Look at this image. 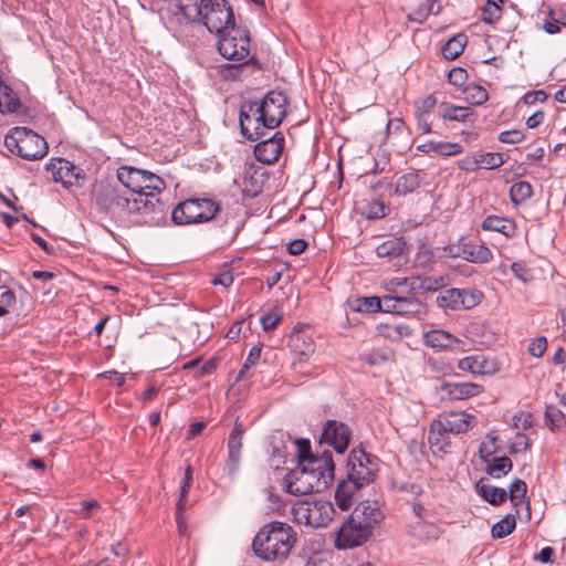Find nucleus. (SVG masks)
Listing matches in <instances>:
<instances>
[{
  "label": "nucleus",
  "mask_w": 566,
  "mask_h": 566,
  "mask_svg": "<svg viewBox=\"0 0 566 566\" xmlns=\"http://www.w3.org/2000/svg\"><path fill=\"white\" fill-rule=\"evenodd\" d=\"M335 509L329 501H297L292 506V515L297 524L314 528L326 527L334 518Z\"/></svg>",
  "instance_id": "8"
},
{
  "label": "nucleus",
  "mask_w": 566,
  "mask_h": 566,
  "mask_svg": "<svg viewBox=\"0 0 566 566\" xmlns=\"http://www.w3.org/2000/svg\"><path fill=\"white\" fill-rule=\"evenodd\" d=\"M405 132V123L401 118H391L388 120L386 126L387 135L391 134H402Z\"/></svg>",
  "instance_id": "59"
},
{
  "label": "nucleus",
  "mask_w": 566,
  "mask_h": 566,
  "mask_svg": "<svg viewBox=\"0 0 566 566\" xmlns=\"http://www.w3.org/2000/svg\"><path fill=\"white\" fill-rule=\"evenodd\" d=\"M464 35H457L447 41L442 48V55L447 60L457 59L464 50Z\"/></svg>",
  "instance_id": "37"
},
{
  "label": "nucleus",
  "mask_w": 566,
  "mask_h": 566,
  "mask_svg": "<svg viewBox=\"0 0 566 566\" xmlns=\"http://www.w3.org/2000/svg\"><path fill=\"white\" fill-rule=\"evenodd\" d=\"M457 366L461 371L479 376H493L500 370L499 360L484 354L463 357Z\"/></svg>",
  "instance_id": "18"
},
{
  "label": "nucleus",
  "mask_w": 566,
  "mask_h": 566,
  "mask_svg": "<svg viewBox=\"0 0 566 566\" xmlns=\"http://www.w3.org/2000/svg\"><path fill=\"white\" fill-rule=\"evenodd\" d=\"M15 303V295L12 291L7 290L0 295V316L9 313V308Z\"/></svg>",
  "instance_id": "53"
},
{
  "label": "nucleus",
  "mask_w": 566,
  "mask_h": 566,
  "mask_svg": "<svg viewBox=\"0 0 566 566\" xmlns=\"http://www.w3.org/2000/svg\"><path fill=\"white\" fill-rule=\"evenodd\" d=\"M192 483V468L188 465L185 470V476L181 483L180 496L178 499L179 509H185L187 503V495Z\"/></svg>",
  "instance_id": "48"
},
{
  "label": "nucleus",
  "mask_w": 566,
  "mask_h": 566,
  "mask_svg": "<svg viewBox=\"0 0 566 566\" xmlns=\"http://www.w3.org/2000/svg\"><path fill=\"white\" fill-rule=\"evenodd\" d=\"M463 151V147L458 143H443L438 142L437 144V155L449 157L461 154Z\"/></svg>",
  "instance_id": "50"
},
{
  "label": "nucleus",
  "mask_w": 566,
  "mask_h": 566,
  "mask_svg": "<svg viewBox=\"0 0 566 566\" xmlns=\"http://www.w3.org/2000/svg\"><path fill=\"white\" fill-rule=\"evenodd\" d=\"M219 211V205L211 199H188L180 202L171 212L174 223L186 226L208 222Z\"/></svg>",
  "instance_id": "10"
},
{
  "label": "nucleus",
  "mask_w": 566,
  "mask_h": 566,
  "mask_svg": "<svg viewBox=\"0 0 566 566\" xmlns=\"http://www.w3.org/2000/svg\"><path fill=\"white\" fill-rule=\"evenodd\" d=\"M99 506V503L96 500L92 501H84L82 503V507L77 512L78 515L83 518H88L92 516V511L97 509Z\"/></svg>",
  "instance_id": "60"
},
{
  "label": "nucleus",
  "mask_w": 566,
  "mask_h": 566,
  "mask_svg": "<svg viewBox=\"0 0 566 566\" xmlns=\"http://www.w3.org/2000/svg\"><path fill=\"white\" fill-rule=\"evenodd\" d=\"M335 464L329 451L319 458L305 459L285 476L286 491L294 495H305L325 491L334 480Z\"/></svg>",
  "instance_id": "2"
},
{
  "label": "nucleus",
  "mask_w": 566,
  "mask_h": 566,
  "mask_svg": "<svg viewBox=\"0 0 566 566\" xmlns=\"http://www.w3.org/2000/svg\"><path fill=\"white\" fill-rule=\"evenodd\" d=\"M471 114L470 107L455 106L448 103L441 105V116L444 119L464 122Z\"/></svg>",
  "instance_id": "35"
},
{
  "label": "nucleus",
  "mask_w": 566,
  "mask_h": 566,
  "mask_svg": "<svg viewBox=\"0 0 566 566\" xmlns=\"http://www.w3.org/2000/svg\"><path fill=\"white\" fill-rule=\"evenodd\" d=\"M423 340L428 347L437 350L459 348L462 344L458 337L442 329H431L424 333Z\"/></svg>",
  "instance_id": "25"
},
{
  "label": "nucleus",
  "mask_w": 566,
  "mask_h": 566,
  "mask_svg": "<svg viewBox=\"0 0 566 566\" xmlns=\"http://www.w3.org/2000/svg\"><path fill=\"white\" fill-rule=\"evenodd\" d=\"M243 433L244 429L242 424L237 420L228 439L227 468L230 474H234L239 469Z\"/></svg>",
  "instance_id": "22"
},
{
  "label": "nucleus",
  "mask_w": 566,
  "mask_h": 566,
  "mask_svg": "<svg viewBox=\"0 0 566 566\" xmlns=\"http://www.w3.org/2000/svg\"><path fill=\"white\" fill-rule=\"evenodd\" d=\"M20 101L14 95L12 90L7 86L4 95L0 96V112L1 113H14L20 108Z\"/></svg>",
  "instance_id": "44"
},
{
  "label": "nucleus",
  "mask_w": 566,
  "mask_h": 566,
  "mask_svg": "<svg viewBox=\"0 0 566 566\" xmlns=\"http://www.w3.org/2000/svg\"><path fill=\"white\" fill-rule=\"evenodd\" d=\"M502 9L495 0H488L482 8V20L489 24L495 23L500 20Z\"/></svg>",
  "instance_id": "41"
},
{
  "label": "nucleus",
  "mask_w": 566,
  "mask_h": 566,
  "mask_svg": "<svg viewBox=\"0 0 566 566\" xmlns=\"http://www.w3.org/2000/svg\"><path fill=\"white\" fill-rule=\"evenodd\" d=\"M218 50L220 54L232 61L227 64L229 70L234 71L235 76L239 72V66H242L249 61L250 57V36L245 29L237 28L235 24L230 27L227 31L218 34Z\"/></svg>",
  "instance_id": "6"
},
{
  "label": "nucleus",
  "mask_w": 566,
  "mask_h": 566,
  "mask_svg": "<svg viewBox=\"0 0 566 566\" xmlns=\"http://www.w3.org/2000/svg\"><path fill=\"white\" fill-rule=\"evenodd\" d=\"M360 359L364 363L374 366L385 363L388 359V357L385 353L374 349L367 353H363L360 355Z\"/></svg>",
  "instance_id": "52"
},
{
  "label": "nucleus",
  "mask_w": 566,
  "mask_h": 566,
  "mask_svg": "<svg viewBox=\"0 0 566 566\" xmlns=\"http://www.w3.org/2000/svg\"><path fill=\"white\" fill-rule=\"evenodd\" d=\"M179 11L192 21L205 25L211 33L221 34L235 24L233 9L228 0H185Z\"/></svg>",
  "instance_id": "3"
},
{
  "label": "nucleus",
  "mask_w": 566,
  "mask_h": 566,
  "mask_svg": "<svg viewBox=\"0 0 566 566\" xmlns=\"http://www.w3.org/2000/svg\"><path fill=\"white\" fill-rule=\"evenodd\" d=\"M485 472L493 479H501L513 468L512 460L509 457H496L486 462Z\"/></svg>",
  "instance_id": "32"
},
{
  "label": "nucleus",
  "mask_w": 566,
  "mask_h": 566,
  "mask_svg": "<svg viewBox=\"0 0 566 566\" xmlns=\"http://www.w3.org/2000/svg\"><path fill=\"white\" fill-rule=\"evenodd\" d=\"M349 306L354 312L376 313L385 312L384 296H363L349 301Z\"/></svg>",
  "instance_id": "31"
},
{
  "label": "nucleus",
  "mask_w": 566,
  "mask_h": 566,
  "mask_svg": "<svg viewBox=\"0 0 566 566\" xmlns=\"http://www.w3.org/2000/svg\"><path fill=\"white\" fill-rule=\"evenodd\" d=\"M361 488L363 485L346 475V479L338 483L335 491V502L338 507L343 511L349 510L354 504L355 493Z\"/></svg>",
  "instance_id": "26"
},
{
  "label": "nucleus",
  "mask_w": 566,
  "mask_h": 566,
  "mask_svg": "<svg viewBox=\"0 0 566 566\" xmlns=\"http://www.w3.org/2000/svg\"><path fill=\"white\" fill-rule=\"evenodd\" d=\"M307 243L303 239H295L287 245V250L292 255H298L305 251Z\"/></svg>",
  "instance_id": "63"
},
{
  "label": "nucleus",
  "mask_w": 566,
  "mask_h": 566,
  "mask_svg": "<svg viewBox=\"0 0 566 566\" xmlns=\"http://www.w3.org/2000/svg\"><path fill=\"white\" fill-rule=\"evenodd\" d=\"M45 169L55 182H61L65 188L81 186L84 180L83 170L64 158H51Z\"/></svg>",
  "instance_id": "14"
},
{
  "label": "nucleus",
  "mask_w": 566,
  "mask_h": 566,
  "mask_svg": "<svg viewBox=\"0 0 566 566\" xmlns=\"http://www.w3.org/2000/svg\"><path fill=\"white\" fill-rule=\"evenodd\" d=\"M449 83L455 87H463L468 81V73L462 67H454L448 74Z\"/></svg>",
  "instance_id": "51"
},
{
  "label": "nucleus",
  "mask_w": 566,
  "mask_h": 566,
  "mask_svg": "<svg viewBox=\"0 0 566 566\" xmlns=\"http://www.w3.org/2000/svg\"><path fill=\"white\" fill-rule=\"evenodd\" d=\"M441 391L450 400H464L479 396L483 386L475 382H447L442 385Z\"/></svg>",
  "instance_id": "24"
},
{
  "label": "nucleus",
  "mask_w": 566,
  "mask_h": 566,
  "mask_svg": "<svg viewBox=\"0 0 566 566\" xmlns=\"http://www.w3.org/2000/svg\"><path fill=\"white\" fill-rule=\"evenodd\" d=\"M281 318L282 313L277 310V307H274L270 312L261 316L260 323L264 331H272L277 326Z\"/></svg>",
  "instance_id": "47"
},
{
  "label": "nucleus",
  "mask_w": 566,
  "mask_h": 566,
  "mask_svg": "<svg viewBox=\"0 0 566 566\" xmlns=\"http://www.w3.org/2000/svg\"><path fill=\"white\" fill-rule=\"evenodd\" d=\"M437 104V99L432 95H428L416 103L417 111L421 114L429 113Z\"/></svg>",
  "instance_id": "58"
},
{
  "label": "nucleus",
  "mask_w": 566,
  "mask_h": 566,
  "mask_svg": "<svg viewBox=\"0 0 566 566\" xmlns=\"http://www.w3.org/2000/svg\"><path fill=\"white\" fill-rule=\"evenodd\" d=\"M564 421H565V415L557 407H554V406L546 407L545 422H546V426L552 431L560 429Z\"/></svg>",
  "instance_id": "40"
},
{
  "label": "nucleus",
  "mask_w": 566,
  "mask_h": 566,
  "mask_svg": "<svg viewBox=\"0 0 566 566\" xmlns=\"http://www.w3.org/2000/svg\"><path fill=\"white\" fill-rule=\"evenodd\" d=\"M420 186V177L416 172H408L400 176L395 186V192L399 196H406L413 192Z\"/></svg>",
  "instance_id": "33"
},
{
  "label": "nucleus",
  "mask_w": 566,
  "mask_h": 566,
  "mask_svg": "<svg viewBox=\"0 0 566 566\" xmlns=\"http://www.w3.org/2000/svg\"><path fill=\"white\" fill-rule=\"evenodd\" d=\"M99 377L109 379L117 387H122L125 384V375L120 374L116 370L105 371V373L101 374Z\"/></svg>",
  "instance_id": "64"
},
{
  "label": "nucleus",
  "mask_w": 566,
  "mask_h": 566,
  "mask_svg": "<svg viewBox=\"0 0 566 566\" xmlns=\"http://www.w3.org/2000/svg\"><path fill=\"white\" fill-rule=\"evenodd\" d=\"M239 275L240 273L233 264L224 265L221 272L214 276L210 283H233L239 280Z\"/></svg>",
  "instance_id": "46"
},
{
  "label": "nucleus",
  "mask_w": 566,
  "mask_h": 566,
  "mask_svg": "<svg viewBox=\"0 0 566 566\" xmlns=\"http://www.w3.org/2000/svg\"><path fill=\"white\" fill-rule=\"evenodd\" d=\"M516 526V520L513 515L507 514L501 521L496 522L491 530L493 538H503L510 535Z\"/></svg>",
  "instance_id": "36"
},
{
  "label": "nucleus",
  "mask_w": 566,
  "mask_h": 566,
  "mask_svg": "<svg viewBox=\"0 0 566 566\" xmlns=\"http://www.w3.org/2000/svg\"><path fill=\"white\" fill-rule=\"evenodd\" d=\"M378 258L388 261L403 260L407 256V243L402 238H390L376 248Z\"/></svg>",
  "instance_id": "27"
},
{
  "label": "nucleus",
  "mask_w": 566,
  "mask_h": 566,
  "mask_svg": "<svg viewBox=\"0 0 566 566\" xmlns=\"http://www.w3.org/2000/svg\"><path fill=\"white\" fill-rule=\"evenodd\" d=\"M350 437L352 431L347 424L328 420L323 427L319 442L333 447L337 453H344L348 448Z\"/></svg>",
  "instance_id": "16"
},
{
  "label": "nucleus",
  "mask_w": 566,
  "mask_h": 566,
  "mask_svg": "<svg viewBox=\"0 0 566 566\" xmlns=\"http://www.w3.org/2000/svg\"><path fill=\"white\" fill-rule=\"evenodd\" d=\"M526 135L522 129H511L500 133L499 140L504 144H520L525 139Z\"/></svg>",
  "instance_id": "49"
},
{
  "label": "nucleus",
  "mask_w": 566,
  "mask_h": 566,
  "mask_svg": "<svg viewBox=\"0 0 566 566\" xmlns=\"http://www.w3.org/2000/svg\"><path fill=\"white\" fill-rule=\"evenodd\" d=\"M449 434V432L441 430V428L436 427L431 422L428 432V443L433 454L442 457L450 452L452 443Z\"/></svg>",
  "instance_id": "28"
},
{
  "label": "nucleus",
  "mask_w": 566,
  "mask_h": 566,
  "mask_svg": "<svg viewBox=\"0 0 566 566\" xmlns=\"http://www.w3.org/2000/svg\"><path fill=\"white\" fill-rule=\"evenodd\" d=\"M363 514L366 518L363 521L354 514L349 515L342 524L335 536V547L347 549L363 545L371 534V523H377L381 518V513L377 507L365 506Z\"/></svg>",
  "instance_id": "5"
},
{
  "label": "nucleus",
  "mask_w": 566,
  "mask_h": 566,
  "mask_svg": "<svg viewBox=\"0 0 566 566\" xmlns=\"http://www.w3.org/2000/svg\"><path fill=\"white\" fill-rule=\"evenodd\" d=\"M283 136L275 134L272 138L262 140L255 146V157L261 163L272 164L279 159L283 151Z\"/></svg>",
  "instance_id": "23"
},
{
  "label": "nucleus",
  "mask_w": 566,
  "mask_h": 566,
  "mask_svg": "<svg viewBox=\"0 0 566 566\" xmlns=\"http://www.w3.org/2000/svg\"><path fill=\"white\" fill-rule=\"evenodd\" d=\"M532 195L533 188L527 181H517L510 188V198L515 206L525 202Z\"/></svg>",
  "instance_id": "34"
},
{
  "label": "nucleus",
  "mask_w": 566,
  "mask_h": 566,
  "mask_svg": "<svg viewBox=\"0 0 566 566\" xmlns=\"http://www.w3.org/2000/svg\"><path fill=\"white\" fill-rule=\"evenodd\" d=\"M499 451V447H492L488 442H482L479 447V454L482 461L488 462L490 457Z\"/></svg>",
  "instance_id": "62"
},
{
  "label": "nucleus",
  "mask_w": 566,
  "mask_h": 566,
  "mask_svg": "<svg viewBox=\"0 0 566 566\" xmlns=\"http://www.w3.org/2000/svg\"><path fill=\"white\" fill-rule=\"evenodd\" d=\"M347 476L365 486L373 482L378 473V459L361 448H354L347 460Z\"/></svg>",
  "instance_id": "12"
},
{
  "label": "nucleus",
  "mask_w": 566,
  "mask_h": 566,
  "mask_svg": "<svg viewBox=\"0 0 566 566\" xmlns=\"http://www.w3.org/2000/svg\"><path fill=\"white\" fill-rule=\"evenodd\" d=\"M289 347L293 355L292 369L302 377H306L307 374L302 371V368L316 350L312 328L307 325H295L290 333Z\"/></svg>",
  "instance_id": "11"
},
{
  "label": "nucleus",
  "mask_w": 566,
  "mask_h": 566,
  "mask_svg": "<svg viewBox=\"0 0 566 566\" xmlns=\"http://www.w3.org/2000/svg\"><path fill=\"white\" fill-rule=\"evenodd\" d=\"M432 422L446 432L460 434L473 428L476 418L464 411H449L439 415Z\"/></svg>",
  "instance_id": "17"
},
{
  "label": "nucleus",
  "mask_w": 566,
  "mask_h": 566,
  "mask_svg": "<svg viewBox=\"0 0 566 566\" xmlns=\"http://www.w3.org/2000/svg\"><path fill=\"white\" fill-rule=\"evenodd\" d=\"M458 167L461 170H465V171H474V170L479 169L476 153L467 155L465 157L460 159L458 161Z\"/></svg>",
  "instance_id": "57"
},
{
  "label": "nucleus",
  "mask_w": 566,
  "mask_h": 566,
  "mask_svg": "<svg viewBox=\"0 0 566 566\" xmlns=\"http://www.w3.org/2000/svg\"><path fill=\"white\" fill-rule=\"evenodd\" d=\"M478 167L483 169H494L505 163L501 153H476Z\"/></svg>",
  "instance_id": "38"
},
{
  "label": "nucleus",
  "mask_w": 566,
  "mask_h": 566,
  "mask_svg": "<svg viewBox=\"0 0 566 566\" xmlns=\"http://www.w3.org/2000/svg\"><path fill=\"white\" fill-rule=\"evenodd\" d=\"M547 348V339L544 336L537 337L528 346V353L534 357H542Z\"/></svg>",
  "instance_id": "54"
},
{
  "label": "nucleus",
  "mask_w": 566,
  "mask_h": 566,
  "mask_svg": "<svg viewBox=\"0 0 566 566\" xmlns=\"http://www.w3.org/2000/svg\"><path fill=\"white\" fill-rule=\"evenodd\" d=\"M287 104L286 95L277 91L269 92L260 102H244L240 109L242 135L251 142L260 140L266 129H274L282 123Z\"/></svg>",
  "instance_id": "1"
},
{
  "label": "nucleus",
  "mask_w": 566,
  "mask_h": 566,
  "mask_svg": "<svg viewBox=\"0 0 566 566\" xmlns=\"http://www.w3.org/2000/svg\"><path fill=\"white\" fill-rule=\"evenodd\" d=\"M450 253L455 258H461L473 263H486L493 258L492 251L484 244L465 241L464 239L452 244L450 247Z\"/></svg>",
  "instance_id": "19"
},
{
  "label": "nucleus",
  "mask_w": 566,
  "mask_h": 566,
  "mask_svg": "<svg viewBox=\"0 0 566 566\" xmlns=\"http://www.w3.org/2000/svg\"><path fill=\"white\" fill-rule=\"evenodd\" d=\"M475 490L479 495L492 505L502 504L507 496L505 489L491 485L484 479L476 482Z\"/></svg>",
  "instance_id": "29"
},
{
  "label": "nucleus",
  "mask_w": 566,
  "mask_h": 566,
  "mask_svg": "<svg viewBox=\"0 0 566 566\" xmlns=\"http://www.w3.org/2000/svg\"><path fill=\"white\" fill-rule=\"evenodd\" d=\"M547 94L543 90L527 92L523 95L521 98V102H523L526 105H534L535 103H544L547 99Z\"/></svg>",
  "instance_id": "55"
},
{
  "label": "nucleus",
  "mask_w": 566,
  "mask_h": 566,
  "mask_svg": "<svg viewBox=\"0 0 566 566\" xmlns=\"http://www.w3.org/2000/svg\"><path fill=\"white\" fill-rule=\"evenodd\" d=\"M482 229L488 231H495L504 234L506 238H512L515 234V223L503 217L489 216L482 223Z\"/></svg>",
  "instance_id": "30"
},
{
  "label": "nucleus",
  "mask_w": 566,
  "mask_h": 566,
  "mask_svg": "<svg viewBox=\"0 0 566 566\" xmlns=\"http://www.w3.org/2000/svg\"><path fill=\"white\" fill-rule=\"evenodd\" d=\"M526 483L523 480L516 479L509 490V497L513 505H520L523 503L526 494Z\"/></svg>",
  "instance_id": "45"
},
{
  "label": "nucleus",
  "mask_w": 566,
  "mask_h": 566,
  "mask_svg": "<svg viewBox=\"0 0 566 566\" xmlns=\"http://www.w3.org/2000/svg\"><path fill=\"white\" fill-rule=\"evenodd\" d=\"M296 543V533L291 525L273 521L255 535L252 548L258 557L266 562L285 559Z\"/></svg>",
  "instance_id": "4"
},
{
  "label": "nucleus",
  "mask_w": 566,
  "mask_h": 566,
  "mask_svg": "<svg viewBox=\"0 0 566 566\" xmlns=\"http://www.w3.org/2000/svg\"><path fill=\"white\" fill-rule=\"evenodd\" d=\"M296 444H297V459H298V462H302L303 460L305 459H315V458H319V455H312L310 450H311V444H310V441L306 440V439H298L296 441Z\"/></svg>",
  "instance_id": "56"
},
{
  "label": "nucleus",
  "mask_w": 566,
  "mask_h": 566,
  "mask_svg": "<svg viewBox=\"0 0 566 566\" xmlns=\"http://www.w3.org/2000/svg\"><path fill=\"white\" fill-rule=\"evenodd\" d=\"M117 178L126 188L125 192H132V196L142 192H147L148 196L159 195L165 188V182L159 176L134 167H120L117 170Z\"/></svg>",
  "instance_id": "9"
},
{
  "label": "nucleus",
  "mask_w": 566,
  "mask_h": 566,
  "mask_svg": "<svg viewBox=\"0 0 566 566\" xmlns=\"http://www.w3.org/2000/svg\"><path fill=\"white\" fill-rule=\"evenodd\" d=\"M260 358H261V347L253 346L250 349L249 355L244 361V368H251L252 366H255L258 364V361L260 360Z\"/></svg>",
  "instance_id": "61"
},
{
  "label": "nucleus",
  "mask_w": 566,
  "mask_h": 566,
  "mask_svg": "<svg viewBox=\"0 0 566 566\" xmlns=\"http://www.w3.org/2000/svg\"><path fill=\"white\" fill-rule=\"evenodd\" d=\"M483 297L474 287L449 289L439 297V303L450 310H469L476 306Z\"/></svg>",
  "instance_id": "15"
},
{
  "label": "nucleus",
  "mask_w": 566,
  "mask_h": 566,
  "mask_svg": "<svg viewBox=\"0 0 566 566\" xmlns=\"http://www.w3.org/2000/svg\"><path fill=\"white\" fill-rule=\"evenodd\" d=\"M386 206L379 200L368 202L363 209L361 214L367 219L375 220L386 216Z\"/></svg>",
  "instance_id": "43"
},
{
  "label": "nucleus",
  "mask_w": 566,
  "mask_h": 566,
  "mask_svg": "<svg viewBox=\"0 0 566 566\" xmlns=\"http://www.w3.org/2000/svg\"><path fill=\"white\" fill-rule=\"evenodd\" d=\"M4 146L25 160H39L48 153L43 137L27 127H13L4 137Z\"/></svg>",
  "instance_id": "7"
},
{
  "label": "nucleus",
  "mask_w": 566,
  "mask_h": 566,
  "mask_svg": "<svg viewBox=\"0 0 566 566\" xmlns=\"http://www.w3.org/2000/svg\"><path fill=\"white\" fill-rule=\"evenodd\" d=\"M515 277L524 283L532 281H547L546 276L536 275V272L552 273V264L546 260H539L533 264H525L522 262H514L511 265Z\"/></svg>",
  "instance_id": "21"
},
{
  "label": "nucleus",
  "mask_w": 566,
  "mask_h": 566,
  "mask_svg": "<svg viewBox=\"0 0 566 566\" xmlns=\"http://www.w3.org/2000/svg\"><path fill=\"white\" fill-rule=\"evenodd\" d=\"M465 99L472 105H482L489 99V94L481 85H468L464 87Z\"/></svg>",
  "instance_id": "39"
},
{
  "label": "nucleus",
  "mask_w": 566,
  "mask_h": 566,
  "mask_svg": "<svg viewBox=\"0 0 566 566\" xmlns=\"http://www.w3.org/2000/svg\"><path fill=\"white\" fill-rule=\"evenodd\" d=\"M385 312L398 315H413L422 311V304L413 296H384Z\"/></svg>",
  "instance_id": "20"
},
{
  "label": "nucleus",
  "mask_w": 566,
  "mask_h": 566,
  "mask_svg": "<svg viewBox=\"0 0 566 566\" xmlns=\"http://www.w3.org/2000/svg\"><path fill=\"white\" fill-rule=\"evenodd\" d=\"M157 196H148L147 192L132 196V192L113 190L109 195V208L117 212L145 214L154 211L158 203Z\"/></svg>",
  "instance_id": "13"
},
{
  "label": "nucleus",
  "mask_w": 566,
  "mask_h": 566,
  "mask_svg": "<svg viewBox=\"0 0 566 566\" xmlns=\"http://www.w3.org/2000/svg\"><path fill=\"white\" fill-rule=\"evenodd\" d=\"M436 0H424L417 10L408 15L412 22L422 23L431 13L434 12Z\"/></svg>",
  "instance_id": "42"
}]
</instances>
